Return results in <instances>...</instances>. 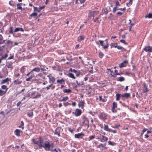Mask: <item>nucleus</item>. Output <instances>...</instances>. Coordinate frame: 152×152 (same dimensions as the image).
I'll return each instance as SVG.
<instances>
[{"label":"nucleus","mask_w":152,"mask_h":152,"mask_svg":"<svg viewBox=\"0 0 152 152\" xmlns=\"http://www.w3.org/2000/svg\"><path fill=\"white\" fill-rule=\"evenodd\" d=\"M81 111L80 110L76 109L75 112H73V113L76 116H78L81 115Z\"/></svg>","instance_id":"4"},{"label":"nucleus","mask_w":152,"mask_h":152,"mask_svg":"<svg viewBox=\"0 0 152 152\" xmlns=\"http://www.w3.org/2000/svg\"><path fill=\"white\" fill-rule=\"evenodd\" d=\"M125 80V78L123 77H120L118 78V80L120 81H122Z\"/></svg>","instance_id":"40"},{"label":"nucleus","mask_w":152,"mask_h":152,"mask_svg":"<svg viewBox=\"0 0 152 152\" xmlns=\"http://www.w3.org/2000/svg\"><path fill=\"white\" fill-rule=\"evenodd\" d=\"M104 129L106 131L110 132L111 129L108 128V126L107 125L104 124Z\"/></svg>","instance_id":"27"},{"label":"nucleus","mask_w":152,"mask_h":152,"mask_svg":"<svg viewBox=\"0 0 152 152\" xmlns=\"http://www.w3.org/2000/svg\"><path fill=\"white\" fill-rule=\"evenodd\" d=\"M144 87L142 89V91L144 93H146L149 91V90L147 88L146 85L145 83H144L143 84Z\"/></svg>","instance_id":"8"},{"label":"nucleus","mask_w":152,"mask_h":152,"mask_svg":"<svg viewBox=\"0 0 152 152\" xmlns=\"http://www.w3.org/2000/svg\"><path fill=\"white\" fill-rule=\"evenodd\" d=\"M145 17V18H152V13H149L148 14L146 15Z\"/></svg>","instance_id":"25"},{"label":"nucleus","mask_w":152,"mask_h":152,"mask_svg":"<svg viewBox=\"0 0 152 152\" xmlns=\"http://www.w3.org/2000/svg\"><path fill=\"white\" fill-rule=\"evenodd\" d=\"M10 80L8 78H7L6 79L4 80H2V82L1 83V84H2L4 83H5L7 81H8Z\"/></svg>","instance_id":"34"},{"label":"nucleus","mask_w":152,"mask_h":152,"mask_svg":"<svg viewBox=\"0 0 152 152\" xmlns=\"http://www.w3.org/2000/svg\"><path fill=\"white\" fill-rule=\"evenodd\" d=\"M1 88L2 89L4 90H6V92H7L8 88L7 87V86L5 85H3L1 86Z\"/></svg>","instance_id":"35"},{"label":"nucleus","mask_w":152,"mask_h":152,"mask_svg":"<svg viewBox=\"0 0 152 152\" xmlns=\"http://www.w3.org/2000/svg\"><path fill=\"white\" fill-rule=\"evenodd\" d=\"M40 96H41L40 94H38L36 96H35L34 97H32V98L33 99H36L38 98Z\"/></svg>","instance_id":"49"},{"label":"nucleus","mask_w":152,"mask_h":152,"mask_svg":"<svg viewBox=\"0 0 152 152\" xmlns=\"http://www.w3.org/2000/svg\"><path fill=\"white\" fill-rule=\"evenodd\" d=\"M120 126V124H118V125H115L114 126V128H117L118 127H119Z\"/></svg>","instance_id":"63"},{"label":"nucleus","mask_w":152,"mask_h":152,"mask_svg":"<svg viewBox=\"0 0 152 152\" xmlns=\"http://www.w3.org/2000/svg\"><path fill=\"white\" fill-rule=\"evenodd\" d=\"M144 50L146 52H152V48L149 47H146L144 48Z\"/></svg>","instance_id":"14"},{"label":"nucleus","mask_w":152,"mask_h":152,"mask_svg":"<svg viewBox=\"0 0 152 152\" xmlns=\"http://www.w3.org/2000/svg\"><path fill=\"white\" fill-rule=\"evenodd\" d=\"M129 24L131 25V26H132V27L134 25V24L133 23H131V20H129Z\"/></svg>","instance_id":"61"},{"label":"nucleus","mask_w":152,"mask_h":152,"mask_svg":"<svg viewBox=\"0 0 152 152\" xmlns=\"http://www.w3.org/2000/svg\"><path fill=\"white\" fill-rule=\"evenodd\" d=\"M51 146L50 143L48 142H46L43 146L45 149L46 151H50V148Z\"/></svg>","instance_id":"1"},{"label":"nucleus","mask_w":152,"mask_h":152,"mask_svg":"<svg viewBox=\"0 0 152 152\" xmlns=\"http://www.w3.org/2000/svg\"><path fill=\"white\" fill-rule=\"evenodd\" d=\"M106 143H104V144L101 143L100 146L101 147L103 148L102 150H107V148L106 147Z\"/></svg>","instance_id":"26"},{"label":"nucleus","mask_w":152,"mask_h":152,"mask_svg":"<svg viewBox=\"0 0 152 152\" xmlns=\"http://www.w3.org/2000/svg\"><path fill=\"white\" fill-rule=\"evenodd\" d=\"M103 13L106 15L107 13L108 12H107V10H102Z\"/></svg>","instance_id":"53"},{"label":"nucleus","mask_w":152,"mask_h":152,"mask_svg":"<svg viewBox=\"0 0 152 152\" xmlns=\"http://www.w3.org/2000/svg\"><path fill=\"white\" fill-rule=\"evenodd\" d=\"M6 93V90L3 91L0 89V96H2Z\"/></svg>","instance_id":"24"},{"label":"nucleus","mask_w":152,"mask_h":152,"mask_svg":"<svg viewBox=\"0 0 152 152\" xmlns=\"http://www.w3.org/2000/svg\"><path fill=\"white\" fill-rule=\"evenodd\" d=\"M48 77H49L50 81H51L52 83H54L55 81V78L49 75L48 76Z\"/></svg>","instance_id":"16"},{"label":"nucleus","mask_w":152,"mask_h":152,"mask_svg":"<svg viewBox=\"0 0 152 152\" xmlns=\"http://www.w3.org/2000/svg\"><path fill=\"white\" fill-rule=\"evenodd\" d=\"M22 4L21 3H18L17 4V9L18 10H22V7L21 6V5H22Z\"/></svg>","instance_id":"32"},{"label":"nucleus","mask_w":152,"mask_h":152,"mask_svg":"<svg viewBox=\"0 0 152 152\" xmlns=\"http://www.w3.org/2000/svg\"><path fill=\"white\" fill-rule=\"evenodd\" d=\"M32 141L34 144L38 145L39 144V140L38 141H36L34 139H32Z\"/></svg>","instance_id":"42"},{"label":"nucleus","mask_w":152,"mask_h":152,"mask_svg":"<svg viewBox=\"0 0 152 152\" xmlns=\"http://www.w3.org/2000/svg\"><path fill=\"white\" fill-rule=\"evenodd\" d=\"M108 143L109 145H112V146L114 145L115 144V143L113 142H112L111 141H109L108 142Z\"/></svg>","instance_id":"44"},{"label":"nucleus","mask_w":152,"mask_h":152,"mask_svg":"<svg viewBox=\"0 0 152 152\" xmlns=\"http://www.w3.org/2000/svg\"><path fill=\"white\" fill-rule=\"evenodd\" d=\"M10 34H13V29L12 27L11 26L10 28Z\"/></svg>","instance_id":"51"},{"label":"nucleus","mask_w":152,"mask_h":152,"mask_svg":"<svg viewBox=\"0 0 152 152\" xmlns=\"http://www.w3.org/2000/svg\"><path fill=\"white\" fill-rule=\"evenodd\" d=\"M68 76L72 78L73 79H75V77L74 76V75L72 73H69L68 74Z\"/></svg>","instance_id":"28"},{"label":"nucleus","mask_w":152,"mask_h":152,"mask_svg":"<svg viewBox=\"0 0 152 152\" xmlns=\"http://www.w3.org/2000/svg\"><path fill=\"white\" fill-rule=\"evenodd\" d=\"M120 42L122 43H124L125 45H126L127 43L125 42V40L121 39L120 40Z\"/></svg>","instance_id":"57"},{"label":"nucleus","mask_w":152,"mask_h":152,"mask_svg":"<svg viewBox=\"0 0 152 152\" xmlns=\"http://www.w3.org/2000/svg\"><path fill=\"white\" fill-rule=\"evenodd\" d=\"M45 6H42V7H40L39 8H37V7H34V11H37L38 12H39L42 9L44 8Z\"/></svg>","instance_id":"7"},{"label":"nucleus","mask_w":152,"mask_h":152,"mask_svg":"<svg viewBox=\"0 0 152 152\" xmlns=\"http://www.w3.org/2000/svg\"><path fill=\"white\" fill-rule=\"evenodd\" d=\"M24 125V123L23 121H21V124L19 126V127H21L22 128V129L23 130L24 129V126H23Z\"/></svg>","instance_id":"41"},{"label":"nucleus","mask_w":152,"mask_h":152,"mask_svg":"<svg viewBox=\"0 0 152 152\" xmlns=\"http://www.w3.org/2000/svg\"><path fill=\"white\" fill-rule=\"evenodd\" d=\"M64 82V80L63 79H62L61 80H58L57 81V82L58 83H60L61 84L62 83V82Z\"/></svg>","instance_id":"43"},{"label":"nucleus","mask_w":152,"mask_h":152,"mask_svg":"<svg viewBox=\"0 0 152 152\" xmlns=\"http://www.w3.org/2000/svg\"><path fill=\"white\" fill-rule=\"evenodd\" d=\"M84 136V134L82 133H81L75 134V137L76 138H81L82 137Z\"/></svg>","instance_id":"10"},{"label":"nucleus","mask_w":152,"mask_h":152,"mask_svg":"<svg viewBox=\"0 0 152 152\" xmlns=\"http://www.w3.org/2000/svg\"><path fill=\"white\" fill-rule=\"evenodd\" d=\"M121 95L120 94H116V100L117 101L118 100L120 99V96H121Z\"/></svg>","instance_id":"31"},{"label":"nucleus","mask_w":152,"mask_h":152,"mask_svg":"<svg viewBox=\"0 0 152 152\" xmlns=\"http://www.w3.org/2000/svg\"><path fill=\"white\" fill-rule=\"evenodd\" d=\"M93 20H94V22H96V21L98 19V17L97 16L95 17V18H93Z\"/></svg>","instance_id":"60"},{"label":"nucleus","mask_w":152,"mask_h":152,"mask_svg":"<svg viewBox=\"0 0 152 152\" xmlns=\"http://www.w3.org/2000/svg\"><path fill=\"white\" fill-rule=\"evenodd\" d=\"M98 12L97 11H90L89 16L90 17L92 16L93 18L98 13Z\"/></svg>","instance_id":"3"},{"label":"nucleus","mask_w":152,"mask_h":152,"mask_svg":"<svg viewBox=\"0 0 152 152\" xmlns=\"http://www.w3.org/2000/svg\"><path fill=\"white\" fill-rule=\"evenodd\" d=\"M127 63L126 61H124L123 62L120 64L119 65V67L121 68L125 66Z\"/></svg>","instance_id":"12"},{"label":"nucleus","mask_w":152,"mask_h":152,"mask_svg":"<svg viewBox=\"0 0 152 152\" xmlns=\"http://www.w3.org/2000/svg\"><path fill=\"white\" fill-rule=\"evenodd\" d=\"M35 76L33 74H32L31 76L27 78L26 79V80L27 81H32L34 80L32 79L33 77H34Z\"/></svg>","instance_id":"13"},{"label":"nucleus","mask_w":152,"mask_h":152,"mask_svg":"<svg viewBox=\"0 0 152 152\" xmlns=\"http://www.w3.org/2000/svg\"><path fill=\"white\" fill-rule=\"evenodd\" d=\"M130 95V94L129 93H125L124 94L121 95V97H122L123 98L125 97L126 98H128L129 96Z\"/></svg>","instance_id":"20"},{"label":"nucleus","mask_w":152,"mask_h":152,"mask_svg":"<svg viewBox=\"0 0 152 152\" xmlns=\"http://www.w3.org/2000/svg\"><path fill=\"white\" fill-rule=\"evenodd\" d=\"M84 102L83 101H81L78 104L79 106L81 107L82 108L84 106Z\"/></svg>","instance_id":"38"},{"label":"nucleus","mask_w":152,"mask_h":152,"mask_svg":"<svg viewBox=\"0 0 152 152\" xmlns=\"http://www.w3.org/2000/svg\"><path fill=\"white\" fill-rule=\"evenodd\" d=\"M69 71L71 72H73L76 74V73L77 72V71L76 70L73 69H72V68H70L69 69Z\"/></svg>","instance_id":"52"},{"label":"nucleus","mask_w":152,"mask_h":152,"mask_svg":"<svg viewBox=\"0 0 152 152\" xmlns=\"http://www.w3.org/2000/svg\"><path fill=\"white\" fill-rule=\"evenodd\" d=\"M64 106H67V105H71V104L70 103H68V102H67L66 103L64 102Z\"/></svg>","instance_id":"56"},{"label":"nucleus","mask_w":152,"mask_h":152,"mask_svg":"<svg viewBox=\"0 0 152 152\" xmlns=\"http://www.w3.org/2000/svg\"><path fill=\"white\" fill-rule=\"evenodd\" d=\"M101 118L102 119H105L106 118V115L105 113H101L100 115Z\"/></svg>","instance_id":"21"},{"label":"nucleus","mask_w":152,"mask_h":152,"mask_svg":"<svg viewBox=\"0 0 152 152\" xmlns=\"http://www.w3.org/2000/svg\"><path fill=\"white\" fill-rule=\"evenodd\" d=\"M99 42H100V44L102 46H103V48L104 49H106V48H107L108 47V44H107V45H105V46H104L103 45V42H104V41H102V40H99Z\"/></svg>","instance_id":"17"},{"label":"nucleus","mask_w":152,"mask_h":152,"mask_svg":"<svg viewBox=\"0 0 152 152\" xmlns=\"http://www.w3.org/2000/svg\"><path fill=\"white\" fill-rule=\"evenodd\" d=\"M27 115L29 117H32L33 115V110H31L29 112H28L27 113Z\"/></svg>","instance_id":"30"},{"label":"nucleus","mask_w":152,"mask_h":152,"mask_svg":"<svg viewBox=\"0 0 152 152\" xmlns=\"http://www.w3.org/2000/svg\"><path fill=\"white\" fill-rule=\"evenodd\" d=\"M120 4H119V2L118 1H117L115 3L116 7H118V6H120Z\"/></svg>","instance_id":"54"},{"label":"nucleus","mask_w":152,"mask_h":152,"mask_svg":"<svg viewBox=\"0 0 152 152\" xmlns=\"http://www.w3.org/2000/svg\"><path fill=\"white\" fill-rule=\"evenodd\" d=\"M8 56V54L7 53L5 54L4 55H0V64L1 63L2 60L5 59Z\"/></svg>","instance_id":"6"},{"label":"nucleus","mask_w":152,"mask_h":152,"mask_svg":"<svg viewBox=\"0 0 152 152\" xmlns=\"http://www.w3.org/2000/svg\"><path fill=\"white\" fill-rule=\"evenodd\" d=\"M9 4L12 6H14L15 5V2L13 1H10L9 2Z\"/></svg>","instance_id":"37"},{"label":"nucleus","mask_w":152,"mask_h":152,"mask_svg":"<svg viewBox=\"0 0 152 152\" xmlns=\"http://www.w3.org/2000/svg\"><path fill=\"white\" fill-rule=\"evenodd\" d=\"M146 131V129H144L142 131V133L141 134V136H142L143 133Z\"/></svg>","instance_id":"59"},{"label":"nucleus","mask_w":152,"mask_h":152,"mask_svg":"<svg viewBox=\"0 0 152 152\" xmlns=\"http://www.w3.org/2000/svg\"><path fill=\"white\" fill-rule=\"evenodd\" d=\"M53 85V83H52L49 86H47L46 87V89L47 90H49L50 88V87H51Z\"/></svg>","instance_id":"50"},{"label":"nucleus","mask_w":152,"mask_h":152,"mask_svg":"<svg viewBox=\"0 0 152 152\" xmlns=\"http://www.w3.org/2000/svg\"><path fill=\"white\" fill-rule=\"evenodd\" d=\"M108 140V137L105 136H104V135H102V138L101 139H100L99 140L102 142H106Z\"/></svg>","instance_id":"11"},{"label":"nucleus","mask_w":152,"mask_h":152,"mask_svg":"<svg viewBox=\"0 0 152 152\" xmlns=\"http://www.w3.org/2000/svg\"><path fill=\"white\" fill-rule=\"evenodd\" d=\"M117 48L118 49H124V48H123L122 47H120L119 46H118L117 47Z\"/></svg>","instance_id":"64"},{"label":"nucleus","mask_w":152,"mask_h":152,"mask_svg":"<svg viewBox=\"0 0 152 152\" xmlns=\"http://www.w3.org/2000/svg\"><path fill=\"white\" fill-rule=\"evenodd\" d=\"M61 129L60 127H58L56 128L55 130V134L57 135L58 136H60Z\"/></svg>","instance_id":"9"},{"label":"nucleus","mask_w":152,"mask_h":152,"mask_svg":"<svg viewBox=\"0 0 152 152\" xmlns=\"http://www.w3.org/2000/svg\"><path fill=\"white\" fill-rule=\"evenodd\" d=\"M63 91L64 93H69L71 92V91L70 89H65Z\"/></svg>","instance_id":"33"},{"label":"nucleus","mask_w":152,"mask_h":152,"mask_svg":"<svg viewBox=\"0 0 152 152\" xmlns=\"http://www.w3.org/2000/svg\"><path fill=\"white\" fill-rule=\"evenodd\" d=\"M19 31H24V30L22 28H17L15 29V30L14 31V32H18Z\"/></svg>","instance_id":"22"},{"label":"nucleus","mask_w":152,"mask_h":152,"mask_svg":"<svg viewBox=\"0 0 152 152\" xmlns=\"http://www.w3.org/2000/svg\"><path fill=\"white\" fill-rule=\"evenodd\" d=\"M117 107V104L115 102H113V107L112 108V111L113 113L116 112V110H115V108Z\"/></svg>","instance_id":"5"},{"label":"nucleus","mask_w":152,"mask_h":152,"mask_svg":"<svg viewBox=\"0 0 152 152\" xmlns=\"http://www.w3.org/2000/svg\"><path fill=\"white\" fill-rule=\"evenodd\" d=\"M37 15V13L36 12H34L33 13L31 14L30 15V16L32 17H34L36 16Z\"/></svg>","instance_id":"47"},{"label":"nucleus","mask_w":152,"mask_h":152,"mask_svg":"<svg viewBox=\"0 0 152 152\" xmlns=\"http://www.w3.org/2000/svg\"><path fill=\"white\" fill-rule=\"evenodd\" d=\"M40 68L39 67H36L33 69L32 70V72H39L40 71Z\"/></svg>","instance_id":"23"},{"label":"nucleus","mask_w":152,"mask_h":152,"mask_svg":"<svg viewBox=\"0 0 152 152\" xmlns=\"http://www.w3.org/2000/svg\"><path fill=\"white\" fill-rule=\"evenodd\" d=\"M39 144H38V147L39 148H41L42 147H43L44 145H43V141L42 140V138L41 137H39Z\"/></svg>","instance_id":"2"},{"label":"nucleus","mask_w":152,"mask_h":152,"mask_svg":"<svg viewBox=\"0 0 152 152\" xmlns=\"http://www.w3.org/2000/svg\"><path fill=\"white\" fill-rule=\"evenodd\" d=\"M78 38L80 41L83 40L84 39V37L83 36H80Z\"/></svg>","instance_id":"48"},{"label":"nucleus","mask_w":152,"mask_h":152,"mask_svg":"<svg viewBox=\"0 0 152 152\" xmlns=\"http://www.w3.org/2000/svg\"><path fill=\"white\" fill-rule=\"evenodd\" d=\"M69 99V98L68 96L64 97H63L62 99L60 100L61 101H65Z\"/></svg>","instance_id":"39"},{"label":"nucleus","mask_w":152,"mask_h":152,"mask_svg":"<svg viewBox=\"0 0 152 152\" xmlns=\"http://www.w3.org/2000/svg\"><path fill=\"white\" fill-rule=\"evenodd\" d=\"M133 0H129V3H126V5L128 7H129L132 4Z\"/></svg>","instance_id":"36"},{"label":"nucleus","mask_w":152,"mask_h":152,"mask_svg":"<svg viewBox=\"0 0 152 152\" xmlns=\"http://www.w3.org/2000/svg\"><path fill=\"white\" fill-rule=\"evenodd\" d=\"M3 39V38L2 35H0V44H2V40Z\"/></svg>","instance_id":"55"},{"label":"nucleus","mask_w":152,"mask_h":152,"mask_svg":"<svg viewBox=\"0 0 152 152\" xmlns=\"http://www.w3.org/2000/svg\"><path fill=\"white\" fill-rule=\"evenodd\" d=\"M123 14L122 13L120 12H118L117 13V15H121Z\"/></svg>","instance_id":"62"},{"label":"nucleus","mask_w":152,"mask_h":152,"mask_svg":"<svg viewBox=\"0 0 152 152\" xmlns=\"http://www.w3.org/2000/svg\"><path fill=\"white\" fill-rule=\"evenodd\" d=\"M95 137V135H93L91 136H90L89 137V138L90 140H91L93 139Z\"/></svg>","instance_id":"58"},{"label":"nucleus","mask_w":152,"mask_h":152,"mask_svg":"<svg viewBox=\"0 0 152 152\" xmlns=\"http://www.w3.org/2000/svg\"><path fill=\"white\" fill-rule=\"evenodd\" d=\"M20 131L18 129H16L14 132L15 134L17 136H20Z\"/></svg>","instance_id":"19"},{"label":"nucleus","mask_w":152,"mask_h":152,"mask_svg":"<svg viewBox=\"0 0 152 152\" xmlns=\"http://www.w3.org/2000/svg\"><path fill=\"white\" fill-rule=\"evenodd\" d=\"M12 62H7L6 64V66L9 68H11V69L12 68Z\"/></svg>","instance_id":"18"},{"label":"nucleus","mask_w":152,"mask_h":152,"mask_svg":"<svg viewBox=\"0 0 152 152\" xmlns=\"http://www.w3.org/2000/svg\"><path fill=\"white\" fill-rule=\"evenodd\" d=\"M104 56V54L101 52H99V56L101 58H102L103 56Z\"/></svg>","instance_id":"45"},{"label":"nucleus","mask_w":152,"mask_h":152,"mask_svg":"<svg viewBox=\"0 0 152 152\" xmlns=\"http://www.w3.org/2000/svg\"><path fill=\"white\" fill-rule=\"evenodd\" d=\"M22 82V81L20 80L18 78L14 81V83L15 85H18L20 84Z\"/></svg>","instance_id":"15"},{"label":"nucleus","mask_w":152,"mask_h":152,"mask_svg":"<svg viewBox=\"0 0 152 152\" xmlns=\"http://www.w3.org/2000/svg\"><path fill=\"white\" fill-rule=\"evenodd\" d=\"M117 7H115L113 9V12L114 13H115L117 10H120V8L117 9Z\"/></svg>","instance_id":"46"},{"label":"nucleus","mask_w":152,"mask_h":152,"mask_svg":"<svg viewBox=\"0 0 152 152\" xmlns=\"http://www.w3.org/2000/svg\"><path fill=\"white\" fill-rule=\"evenodd\" d=\"M13 43V41H12L10 40H8L7 42V45L12 46Z\"/></svg>","instance_id":"29"}]
</instances>
